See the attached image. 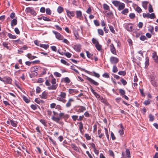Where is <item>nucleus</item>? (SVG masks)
Listing matches in <instances>:
<instances>
[{
  "instance_id": "72a5a7b5",
  "label": "nucleus",
  "mask_w": 158,
  "mask_h": 158,
  "mask_svg": "<svg viewBox=\"0 0 158 158\" xmlns=\"http://www.w3.org/2000/svg\"><path fill=\"white\" fill-rule=\"evenodd\" d=\"M60 96L62 98H66V94L65 92H61Z\"/></svg>"
},
{
  "instance_id": "13d9d810",
  "label": "nucleus",
  "mask_w": 158,
  "mask_h": 158,
  "mask_svg": "<svg viewBox=\"0 0 158 158\" xmlns=\"http://www.w3.org/2000/svg\"><path fill=\"white\" fill-rule=\"evenodd\" d=\"M110 30L111 32L112 33H114L115 32V31L114 29V28L112 26H109Z\"/></svg>"
},
{
  "instance_id": "bf43d9fd",
  "label": "nucleus",
  "mask_w": 158,
  "mask_h": 158,
  "mask_svg": "<svg viewBox=\"0 0 158 158\" xmlns=\"http://www.w3.org/2000/svg\"><path fill=\"white\" fill-rule=\"evenodd\" d=\"M149 117L150 121H152L154 120V116L152 114H150L149 115Z\"/></svg>"
},
{
  "instance_id": "a878e982",
  "label": "nucleus",
  "mask_w": 158,
  "mask_h": 158,
  "mask_svg": "<svg viewBox=\"0 0 158 158\" xmlns=\"http://www.w3.org/2000/svg\"><path fill=\"white\" fill-rule=\"evenodd\" d=\"M17 23V21L16 19H13L11 23V25L12 27L16 25Z\"/></svg>"
},
{
  "instance_id": "7ed1b4c3",
  "label": "nucleus",
  "mask_w": 158,
  "mask_h": 158,
  "mask_svg": "<svg viewBox=\"0 0 158 158\" xmlns=\"http://www.w3.org/2000/svg\"><path fill=\"white\" fill-rule=\"evenodd\" d=\"M122 158H127L131 157V154L130 150L128 149H126L125 152H122Z\"/></svg>"
},
{
  "instance_id": "dca6fc26",
  "label": "nucleus",
  "mask_w": 158,
  "mask_h": 158,
  "mask_svg": "<svg viewBox=\"0 0 158 158\" xmlns=\"http://www.w3.org/2000/svg\"><path fill=\"white\" fill-rule=\"evenodd\" d=\"M78 127L79 130L81 134H83V131L82 130L83 129V123L81 122H79V123Z\"/></svg>"
},
{
  "instance_id": "49530a36",
  "label": "nucleus",
  "mask_w": 158,
  "mask_h": 158,
  "mask_svg": "<svg viewBox=\"0 0 158 158\" xmlns=\"http://www.w3.org/2000/svg\"><path fill=\"white\" fill-rule=\"evenodd\" d=\"M78 116L77 115H74L72 116V118L73 121H76V120H78Z\"/></svg>"
},
{
  "instance_id": "603ef678",
  "label": "nucleus",
  "mask_w": 158,
  "mask_h": 158,
  "mask_svg": "<svg viewBox=\"0 0 158 158\" xmlns=\"http://www.w3.org/2000/svg\"><path fill=\"white\" fill-rule=\"evenodd\" d=\"M149 12L150 13L152 12L153 11L152 6L151 4H150L148 7Z\"/></svg>"
},
{
  "instance_id": "9b49d317",
  "label": "nucleus",
  "mask_w": 158,
  "mask_h": 158,
  "mask_svg": "<svg viewBox=\"0 0 158 158\" xmlns=\"http://www.w3.org/2000/svg\"><path fill=\"white\" fill-rule=\"evenodd\" d=\"M110 50L111 53L114 55H116V49L113 44H111L110 45Z\"/></svg>"
},
{
  "instance_id": "864d4df0",
  "label": "nucleus",
  "mask_w": 158,
  "mask_h": 158,
  "mask_svg": "<svg viewBox=\"0 0 158 158\" xmlns=\"http://www.w3.org/2000/svg\"><path fill=\"white\" fill-rule=\"evenodd\" d=\"M93 73L94 74L93 75L95 76V77L97 78H99L100 77V75L98 73H96L94 71H93Z\"/></svg>"
},
{
  "instance_id": "052dcab7",
  "label": "nucleus",
  "mask_w": 158,
  "mask_h": 158,
  "mask_svg": "<svg viewBox=\"0 0 158 158\" xmlns=\"http://www.w3.org/2000/svg\"><path fill=\"white\" fill-rule=\"evenodd\" d=\"M46 14L48 15H50L51 14V12L49 8H47L46 9Z\"/></svg>"
},
{
  "instance_id": "bb28decb",
  "label": "nucleus",
  "mask_w": 158,
  "mask_h": 158,
  "mask_svg": "<svg viewBox=\"0 0 158 158\" xmlns=\"http://www.w3.org/2000/svg\"><path fill=\"white\" fill-rule=\"evenodd\" d=\"M10 44L8 42H3L2 43V45L5 48H6L7 49H9V47L8 46V44Z\"/></svg>"
},
{
  "instance_id": "c85d7f7f",
  "label": "nucleus",
  "mask_w": 158,
  "mask_h": 158,
  "mask_svg": "<svg viewBox=\"0 0 158 158\" xmlns=\"http://www.w3.org/2000/svg\"><path fill=\"white\" fill-rule=\"evenodd\" d=\"M112 3L116 6H118L119 5V4L120 3L119 1H113L112 2Z\"/></svg>"
},
{
  "instance_id": "e2e57ef3",
  "label": "nucleus",
  "mask_w": 158,
  "mask_h": 158,
  "mask_svg": "<svg viewBox=\"0 0 158 158\" xmlns=\"http://www.w3.org/2000/svg\"><path fill=\"white\" fill-rule=\"evenodd\" d=\"M118 74L124 76L126 75V72L124 71H119L118 72Z\"/></svg>"
},
{
  "instance_id": "6ab92c4d",
  "label": "nucleus",
  "mask_w": 158,
  "mask_h": 158,
  "mask_svg": "<svg viewBox=\"0 0 158 158\" xmlns=\"http://www.w3.org/2000/svg\"><path fill=\"white\" fill-rule=\"evenodd\" d=\"M71 146L72 148L76 152H80L79 149L75 144H71Z\"/></svg>"
},
{
  "instance_id": "f03ea898",
  "label": "nucleus",
  "mask_w": 158,
  "mask_h": 158,
  "mask_svg": "<svg viewBox=\"0 0 158 158\" xmlns=\"http://www.w3.org/2000/svg\"><path fill=\"white\" fill-rule=\"evenodd\" d=\"M50 77L52 78L51 82L52 85L48 87V89L49 90H55L57 87V84L56 83V79L52 75H50Z\"/></svg>"
},
{
  "instance_id": "20e7f679",
  "label": "nucleus",
  "mask_w": 158,
  "mask_h": 158,
  "mask_svg": "<svg viewBox=\"0 0 158 158\" xmlns=\"http://www.w3.org/2000/svg\"><path fill=\"white\" fill-rule=\"evenodd\" d=\"M151 83L152 84L154 87H156L157 85V77L155 76H152L151 77Z\"/></svg>"
},
{
  "instance_id": "cd10ccee",
  "label": "nucleus",
  "mask_w": 158,
  "mask_h": 158,
  "mask_svg": "<svg viewBox=\"0 0 158 158\" xmlns=\"http://www.w3.org/2000/svg\"><path fill=\"white\" fill-rule=\"evenodd\" d=\"M121 129L118 131V133L121 135H123L124 134V131L123 130V128L122 124L120 125Z\"/></svg>"
},
{
  "instance_id": "c03bdc74",
  "label": "nucleus",
  "mask_w": 158,
  "mask_h": 158,
  "mask_svg": "<svg viewBox=\"0 0 158 158\" xmlns=\"http://www.w3.org/2000/svg\"><path fill=\"white\" fill-rule=\"evenodd\" d=\"M63 10V8L59 6L57 9V11L59 13H61Z\"/></svg>"
},
{
  "instance_id": "f8f14e48",
  "label": "nucleus",
  "mask_w": 158,
  "mask_h": 158,
  "mask_svg": "<svg viewBox=\"0 0 158 158\" xmlns=\"http://www.w3.org/2000/svg\"><path fill=\"white\" fill-rule=\"evenodd\" d=\"M86 110L85 107L82 106H79L78 107L77 112L78 113L83 112Z\"/></svg>"
},
{
  "instance_id": "4d7b16f0",
  "label": "nucleus",
  "mask_w": 158,
  "mask_h": 158,
  "mask_svg": "<svg viewBox=\"0 0 158 158\" xmlns=\"http://www.w3.org/2000/svg\"><path fill=\"white\" fill-rule=\"evenodd\" d=\"M85 137L88 140H89L91 139L90 136H89V134H85Z\"/></svg>"
},
{
  "instance_id": "79ce46f5",
  "label": "nucleus",
  "mask_w": 158,
  "mask_h": 158,
  "mask_svg": "<svg viewBox=\"0 0 158 158\" xmlns=\"http://www.w3.org/2000/svg\"><path fill=\"white\" fill-rule=\"evenodd\" d=\"M128 9L127 8H125L122 11V13L123 14L126 15V14L128 13Z\"/></svg>"
},
{
  "instance_id": "09e8293b",
  "label": "nucleus",
  "mask_w": 158,
  "mask_h": 158,
  "mask_svg": "<svg viewBox=\"0 0 158 158\" xmlns=\"http://www.w3.org/2000/svg\"><path fill=\"white\" fill-rule=\"evenodd\" d=\"M119 92L120 94L121 95L123 96L125 94V91L122 89H119Z\"/></svg>"
},
{
  "instance_id": "37998d69",
  "label": "nucleus",
  "mask_w": 158,
  "mask_h": 158,
  "mask_svg": "<svg viewBox=\"0 0 158 158\" xmlns=\"http://www.w3.org/2000/svg\"><path fill=\"white\" fill-rule=\"evenodd\" d=\"M86 153L87 154V155H88V156L89 158H93V156H94V155L93 154H92V155L89 153V152L87 151L86 152Z\"/></svg>"
},
{
  "instance_id": "774afa93",
  "label": "nucleus",
  "mask_w": 158,
  "mask_h": 158,
  "mask_svg": "<svg viewBox=\"0 0 158 158\" xmlns=\"http://www.w3.org/2000/svg\"><path fill=\"white\" fill-rule=\"evenodd\" d=\"M129 16L131 19H133L135 17V15L134 13L130 14Z\"/></svg>"
},
{
  "instance_id": "de8ad7c7",
  "label": "nucleus",
  "mask_w": 158,
  "mask_h": 158,
  "mask_svg": "<svg viewBox=\"0 0 158 158\" xmlns=\"http://www.w3.org/2000/svg\"><path fill=\"white\" fill-rule=\"evenodd\" d=\"M94 94L97 98H99V99L101 100L102 99V97H101L100 95L97 93H94Z\"/></svg>"
},
{
  "instance_id": "4c0bfd02",
  "label": "nucleus",
  "mask_w": 158,
  "mask_h": 158,
  "mask_svg": "<svg viewBox=\"0 0 158 158\" xmlns=\"http://www.w3.org/2000/svg\"><path fill=\"white\" fill-rule=\"evenodd\" d=\"M86 53L87 56L89 58H90L92 59H93V58L91 57V56H93V54H91V53L88 51H86Z\"/></svg>"
},
{
  "instance_id": "aec40b11",
  "label": "nucleus",
  "mask_w": 158,
  "mask_h": 158,
  "mask_svg": "<svg viewBox=\"0 0 158 158\" xmlns=\"http://www.w3.org/2000/svg\"><path fill=\"white\" fill-rule=\"evenodd\" d=\"M62 81L67 84L69 83L70 82V79L67 77L62 78Z\"/></svg>"
},
{
  "instance_id": "423d86ee",
  "label": "nucleus",
  "mask_w": 158,
  "mask_h": 158,
  "mask_svg": "<svg viewBox=\"0 0 158 158\" xmlns=\"http://www.w3.org/2000/svg\"><path fill=\"white\" fill-rule=\"evenodd\" d=\"M110 60L111 64H115L119 61V59L117 57L111 56L110 57Z\"/></svg>"
},
{
  "instance_id": "f704fd0d",
  "label": "nucleus",
  "mask_w": 158,
  "mask_h": 158,
  "mask_svg": "<svg viewBox=\"0 0 158 158\" xmlns=\"http://www.w3.org/2000/svg\"><path fill=\"white\" fill-rule=\"evenodd\" d=\"M8 36L10 38L15 39L16 38V36L15 35H13L10 33H8Z\"/></svg>"
},
{
  "instance_id": "a18cd8bd",
  "label": "nucleus",
  "mask_w": 158,
  "mask_h": 158,
  "mask_svg": "<svg viewBox=\"0 0 158 158\" xmlns=\"http://www.w3.org/2000/svg\"><path fill=\"white\" fill-rule=\"evenodd\" d=\"M37 106H38L36 104L35 105L32 104L31 106V107L32 109L35 110L37 109Z\"/></svg>"
},
{
  "instance_id": "5701e85b",
  "label": "nucleus",
  "mask_w": 158,
  "mask_h": 158,
  "mask_svg": "<svg viewBox=\"0 0 158 158\" xmlns=\"http://www.w3.org/2000/svg\"><path fill=\"white\" fill-rule=\"evenodd\" d=\"M98 137L100 139H103L104 137V134L101 133V130H98Z\"/></svg>"
},
{
  "instance_id": "393cba45",
  "label": "nucleus",
  "mask_w": 158,
  "mask_h": 158,
  "mask_svg": "<svg viewBox=\"0 0 158 158\" xmlns=\"http://www.w3.org/2000/svg\"><path fill=\"white\" fill-rule=\"evenodd\" d=\"M146 61L145 63V68H147L148 66L149 65V59L148 57H146L145 58Z\"/></svg>"
},
{
  "instance_id": "7c9ffc66",
  "label": "nucleus",
  "mask_w": 158,
  "mask_h": 158,
  "mask_svg": "<svg viewBox=\"0 0 158 158\" xmlns=\"http://www.w3.org/2000/svg\"><path fill=\"white\" fill-rule=\"evenodd\" d=\"M10 122L11 124L14 127H16L17 126V124L13 120H10Z\"/></svg>"
},
{
  "instance_id": "b1692460",
  "label": "nucleus",
  "mask_w": 158,
  "mask_h": 158,
  "mask_svg": "<svg viewBox=\"0 0 158 158\" xmlns=\"http://www.w3.org/2000/svg\"><path fill=\"white\" fill-rule=\"evenodd\" d=\"M76 15L77 18L79 19H81V17L82 16V12L80 11H76Z\"/></svg>"
},
{
  "instance_id": "6e6d98bb",
  "label": "nucleus",
  "mask_w": 158,
  "mask_h": 158,
  "mask_svg": "<svg viewBox=\"0 0 158 158\" xmlns=\"http://www.w3.org/2000/svg\"><path fill=\"white\" fill-rule=\"evenodd\" d=\"M54 74L55 76H56L57 77H60L61 76V75L60 73H59L57 72H55L54 73Z\"/></svg>"
},
{
  "instance_id": "f257e3e1",
  "label": "nucleus",
  "mask_w": 158,
  "mask_h": 158,
  "mask_svg": "<svg viewBox=\"0 0 158 158\" xmlns=\"http://www.w3.org/2000/svg\"><path fill=\"white\" fill-rule=\"evenodd\" d=\"M59 117H56L55 116H53L52 118V119L54 121L57 123H59L60 121L62 118H63L64 119L68 118L69 116L67 114H65L63 113H60L59 114Z\"/></svg>"
},
{
  "instance_id": "a19ab883",
  "label": "nucleus",
  "mask_w": 158,
  "mask_h": 158,
  "mask_svg": "<svg viewBox=\"0 0 158 158\" xmlns=\"http://www.w3.org/2000/svg\"><path fill=\"white\" fill-rule=\"evenodd\" d=\"M60 62L62 63L67 65H69L70 64L69 63H67L65 60L63 59H61L60 60Z\"/></svg>"
},
{
  "instance_id": "c756f323",
  "label": "nucleus",
  "mask_w": 158,
  "mask_h": 158,
  "mask_svg": "<svg viewBox=\"0 0 158 158\" xmlns=\"http://www.w3.org/2000/svg\"><path fill=\"white\" fill-rule=\"evenodd\" d=\"M40 122L45 126H47V122L45 120L41 119L40 120Z\"/></svg>"
},
{
  "instance_id": "3c124183",
  "label": "nucleus",
  "mask_w": 158,
  "mask_h": 158,
  "mask_svg": "<svg viewBox=\"0 0 158 158\" xmlns=\"http://www.w3.org/2000/svg\"><path fill=\"white\" fill-rule=\"evenodd\" d=\"M104 129L105 130V133L106 135V136L107 137V139H109V135L108 134V130L106 128H104Z\"/></svg>"
},
{
  "instance_id": "e433bc0d",
  "label": "nucleus",
  "mask_w": 158,
  "mask_h": 158,
  "mask_svg": "<svg viewBox=\"0 0 158 158\" xmlns=\"http://www.w3.org/2000/svg\"><path fill=\"white\" fill-rule=\"evenodd\" d=\"M103 7L105 10H110V7L109 6L106 4H104L103 5Z\"/></svg>"
},
{
  "instance_id": "412c9836",
  "label": "nucleus",
  "mask_w": 158,
  "mask_h": 158,
  "mask_svg": "<svg viewBox=\"0 0 158 158\" xmlns=\"http://www.w3.org/2000/svg\"><path fill=\"white\" fill-rule=\"evenodd\" d=\"M118 6V10H121L124 8L125 5L123 3L120 2V3L119 4Z\"/></svg>"
},
{
  "instance_id": "9d476101",
  "label": "nucleus",
  "mask_w": 158,
  "mask_h": 158,
  "mask_svg": "<svg viewBox=\"0 0 158 158\" xmlns=\"http://www.w3.org/2000/svg\"><path fill=\"white\" fill-rule=\"evenodd\" d=\"M74 101L73 99L72 98H69L66 104V106L67 108L70 107L72 103Z\"/></svg>"
},
{
  "instance_id": "ea45409f",
  "label": "nucleus",
  "mask_w": 158,
  "mask_h": 158,
  "mask_svg": "<svg viewBox=\"0 0 158 158\" xmlns=\"http://www.w3.org/2000/svg\"><path fill=\"white\" fill-rule=\"evenodd\" d=\"M135 10L138 13H141L142 12L141 9L139 6H138L135 9Z\"/></svg>"
},
{
  "instance_id": "4be33fe9",
  "label": "nucleus",
  "mask_w": 158,
  "mask_h": 158,
  "mask_svg": "<svg viewBox=\"0 0 158 158\" xmlns=\"http://www.w3.org/2000/svg\"><path fill=\"white\" fill-rule=\"evenodd\" d=\"M66 12L68 16L69 17H70L71 16H74L75 15L73 11H70L68 10H67Z\"/></svg>"
},
{
  "instance_id": "69168bd1",
  "label": "nucleus",
  "mask_w": 158,
  "mask_h": 158,
  "mask_svg": "<svg viewBox=\"0 0 158 158\" xmlns=\"http://www.w3.org/2000/svg\"><path fill=\"white\" fill-rule=\"evenodd\" d=\"M92 40V43L94 44H95V45H96V44H97L98 43V41L94 38H93Z\"/></svg>"
},
{
  "instance_id": "58836bf2",
  "label": "nucleus",
  "mask_w": 158,
  "mask_h": 158,
  "mask_svg": "<svg viewBox=\"0 0 158 158\" xmlns=\"http://www.w3.org/2000/svg\"><path fill=\"white\" fill-rule=\"evenodd\" d=\"M23 100L27 103H28L30 102V100H29L27 97L26 96H23Z\"/></svg>"
},
{
  "instance_id": "a211bd4d",
  "label": "nucleus",
  "mask_w": 158,
  "mask_h": 158,
  "mask_svg": "<svg viewBox=\"0 0 158 158\" xmlns=\"http://www.w3.org/2000/svg\"><path fill=\"white\" fill-rule=\"evenodd\" d=\"M73 48L77 52H80L81 50V46L80 44L74 45Z\"/></svg>"
},
{
  "instance_id": "39448f33",
  "label": "nucleus",
  "mask_w": 158,
  "mask_h": 158,
  "mask_svg": "<svg viewBox=\"0 0 158 158\" xmlns=\"http://www.w3.org/2000/svg\"><path fill=\"white\" fill-rule=\"evenodd\" d=\"M143 16L144 18L147 17L148 18H150L151 19H154L155 17V15L154 13L151 14H150L149 13H147V14L143 13Z\"/></svg>"
},
{
  "instance_id": "1a4fd4ad",
  "label": "nucleus",
  "mask_w": 158,
  "mask_h": 158,
  "mask_svg": "<svg viewBox=\"0 0 158 158\" xmlns=\"http://www.w3.org/2000/svg\"><path fill=\"white\" fill-rule=\"evenodd\" d=\"M26 12L27 13H30L34 15H36L35 12L30 7L27 8L26 10Z\"/></svg>"
},
{
  "instance_id": "0e129e2a",
  "label": "nucleus",
  "mask_w": 158,
  "mask_h": 158,
  "mask_svg": "<svg viewBox=\"0 0 158 158\" xmlns=\"http://www.w3.org/2000/svg\"><path fill=\"white\" fill-rule=\"evenodd\" d=\"M120 81L124 85H126L127 84V82L123 79H121Z\"/></svg>"
},
{
  "instance_id": "4468645a",
  "label": "nucleus",
  "mask_w": 158,
  "mask_h": 158,
  "mask_svg": "<svg viewBox=\"0 0 158 158\" xmlns=\"http://www.w3.org/2000/svg\"><path fill=\"white\" fill-rule=\"evenodd\" d=\"M152 58L155 60V62L158 64V56H157L156 52L152 53Z\"/></svg>"
},
{
  "instance_id": "473e14b6",
  "label": "nucleus",
  "mask_w": 158,
  "mask_h": 158,
  "mask_svg": "<svg viewBox=\"0 0 158 158\" xmlns=\"http://www.w3.org/2000/svg\"><path fill=\"white\" fill-rule=\"evenodd\" d=\"M95 46L96 48L98 50L100 51L101 50L102 48V46L99 44V43L97 44H96Z\"/></svg>"
},
{
  "instance_id": "338daca9",
  "label": "nucleus",
  "mask_w": 158,
  "mask_h": 158,
  "mask_svg": "<svg viewBox=\"0 0 158 158\" xmlns=\"http://www.w3.org/2000/svg\"><path fill=\"white\" fill-rule=\"evenodd\" d=\"M65 55L68 58H70L72 54L69 52L65 53Z\"/></svg>"
},
{
  "instance_id": "0eeeda50",
  "label": "nucleus",
  "mask_w": 158,
  "mask_h": 158,
  "mask_svg": "<svg viewBox=\"0 0 158 158\" xmlns=\"http://www.w3.org/2000/svg\"><path fill=\"white\" fill-rule=\"evenodd\" d=\"M52 32L55 35L56 39L59 40H63V36L60 33L55 31H53Z\"/></svg>"
},
{
  "instance_id": "5fc2aeb1",
  "label": "nucleus",
  "mask_w": 158,
  "mask_h": 158,
  "mask_svg": "<svg viewBox=\"0 0 158 158\" xmlns=\"http://www.w3.org/2000/svg\"><path fill=\"white\" fill-rule=\"evenodd\" d=\"M76 92V90L74 89H69V92L70 94H72Z\"/></svg>"
},
{
  "instance_id": "2eb2a0df",
  "label": "nucleus",
  "mask_w": 158,
  "mask_h": 158,
  "mask_svg": "<svg viewBox=\"0 0 158 158\" xmlns=\"http://www.w3.org/2000/svg\"><path fill=\"white\" fill-rule=\"evenodd\" d=\"M4 80L5 81L4 82L5 83L11 84V83L12 79L9 77H4Z\"/></svg>"
},
{
  "instance_id": "f3484780",
  "label": "nucleus",
  "mask_w": 158,
  "mask_h": 158,
  "mask_svg": "<svg viewBox=\"0 0 158 158\" xmlns=\"http://www.w3.org/2000/svg\"><path fill=\"white\" fill-rule=\"evenodd\" d=\"M47 92L44 91L42 93L41 95H40V96L41 98L46 99L47 98Z\"/></svg>"
},
{
  "instance_id": "680f3d73",
  "label": "nucleus",
  "mask_w": 158,
  "mask_h": 158,
  "mask_svg": "<svg viewBox=\"0 0 158 158\" xmlns=\"http://www.w3.org/2000/svg\"><path fill=\"white\" fill-rule=\"evenodd\" d=\"M102 76L106 78H108L110 77L109 74L106 73H105L103 74L102 75Z\"/></svg>"
},
{
  "instance_id": "ddd939ff",
  "label": "nucleus",
  "mask_w": 158,
  "mask_h": 158,
  "mask_svg": "<svg viewBox=\"0 0 158 158\" xmlns=\"http://www.w3.org/2000/svg\"><path fill=\"white\" fill-rule=\"evenodd\" d=\"M132 25L131 23L127 24L125 26L126 29L129 31H132Z\"/></svg>"
},
{
  "instance_id": "2f4dec72",
  "label": "nucleus",
  "mask_w": 158,
  "mask_h": 158,
  "mask_svg": "<svg viewBox=\"0 0 158 158\" xmlns=\"http://www.w3.org/2000/svg\"><path fill=\"white\" fill-rule=\"evenodd\" d=\"M40 46L44 48L45 49H47L49 47V45L48 44H40Z\"/></svg>"
},
{
  "instance_id": "c9c22d12",
  "label": "nucleus",
  "mask_w": 158,
  "mask_h": 158,
  "mask_svg": "<svg viewBox=\"0 0 158 158\" xmlns=\"http://www.w3.org/2000/svg\"><path fill=\"white\" fill-rule=\"evenodd\" d=\"M98 34L101 35H104V32L103 30L102 29H99L98 30Z\"/></svg>"
},
{
  "instance_id": "8fccbe9b",
  "label": "nucleus",
  "mask_w": 158,
  "mask_h": 158,
  "mask_svg": "<svg viewBox=\"0 0 158 158\" xmlns=\"http://www.w3.org/2000/svg\"><path fill=\"white\" fill-rule=\"evenodd\" d=\"M118 69L115 65H114L113 67L112 71L114 73H116L118 71Z\"/></svg>"
},
{
  "instance_id": "6e6552de",
  "label": "nucleus",
  "mask_w": 158,
  "mask_h": 158,
  "mask_svg": "<svg viewBox=\"0 0 158 158\" xmlns=\"http://www.w3.org/2000/svg\"><path fill=\"white\" fill-rule=\"evenodd\" d=\"M86 79L92 84H93L95 85L98 86L99 85V83L95 81L94 80L91 79V78L88 77H86Z\"/></svg>"
}]
</instances>
